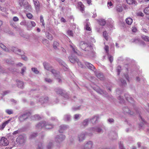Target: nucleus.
<instances>
[{
	"label": "nucleus",
	"instance_id": "1",
	"mask_svg": "<svg viewBox=\"0 0 149 149\" xmlns=\"http://www.w3.org/2000/svg\"><path fill=\"white\" fill-rule=\"evenodd\" d=\"M43 65L45 68L47 70L50 71L54 74L55 78L59 83H61L63 78L59 72H57L56 71L53 69L51 66L48 63L44 62Z\"/></svg>",
	"mask_w": 149,
	"mask_h": 149
},
{
	"label": "nucleus",
	"instance_id": "29",
	"mask_svg": "<svg viewBox=\"0 0 149 149\" xmlns=\"http://www.w3.org/2000/svg\"><path fill=\"white\" fill-rule=\"evenodd\" d=\"M99 24L102 26H104L106 24L105 21L104 19H100L98 20Z\"/></svg>",
	"mask_w": 149,
	"mask_h": 149
},
{
	"label": "nucleus",
	"instance_id": "14",
	"mask_svg": "<svg viewBox=\"0 0 149 149\" xmlns=\"http://www.w3.org/2000/svg\"><path fill=\"white\" fill-rule=\"evenodd\" d=\"M85 63L87 67L91 70H93L95 69L94 66L91 64L87 62H86Z\"/></svg>",
	"mask_w": 149,
	"mask_h": 149
},
{
	"label": "nucleus",
	"instance_id": "35",
	"mask_svg": "<svg viewBox=\"0 0 149 149\" xmlns=\"http://www.w3.org/2000/svg\"><path fill=\"white\" fill-rule=\"evenodd\" d=\"M144 13L146 15H149V6L148 7L145 8L144 10ZM148 19H149V16L148 17Z\"/></svg>",
	"mask_w": 149,
	"mask_h": 149
},
{
	"label": "nucleus",
	"instance_id": "2",
	"mask_svg": "<svg viewBox=\"0 0 149 149\" xmlns=\"http://www.w3.org/2000/svg\"><path fill=\"white\" fill-rule=\"evenodd\" d=\"M53 125L45 121L41 122L36 125V128L37 129H41L42 128L44 129H49L52 128Z\"/></svg>",
	"mask_w": 149,
	"mask_h": 149
},
{
	"label": "nucleus",
	"instance_id": "37",
	"mask_svg": "<svg viewBox=\"0 0 149 149\" xmlns=\"http://www.w3.org/2000/svg\"><path fill=\"white\" fill-rule=\"evenodd\" d=\"M6 112L9 115H10L13 113V111L11 109H7L5 110Z\"/></svg>",
	"mask_w": 149,
	"mask_h": 149
},
{
	"label": "nucleus",
	"instance_id": "31",
	"mask_svg": "<svg viewBox=\"0 0 149 149\" xmlns=\"http://www.w3.org/2000/svg\"><path fill=\"white\" fill-rule=\"evenodd\" d=\"M53 146V144L52 142H49L48 144L47 148V149H51Z\"/></svg>",
	"mask_w": 149,
	"mask_h": 149
},
{
	"label": "nucleus",
	"instance_id": "5",
	"mask_svg": "<svg viewBox=\"0 0 149 149\" xmlns=\"http://www.w3.org/2000/svg\"><path fill=\"white\" fill-rule=\"evenodd\" d=\"M79 46L82 49L85 51L88 50V49L91 48L89 45L84 41H81Z\"/></svg>",
	"mask_w": 149,
	"mask_h": 149
},
{
	"label": "nucleus",
	"instance_id": "4",
	"mask_svg": "<svg viewBox=\"0 0 149 149\" xmlns=\"http://www.w3.org/2000/svg\"><path fill=\"white\" fill-rule=\"evenodd\" d=\"M31 114L29 112L24 113L21 115L18 118L19 121L21 122H23L27 119L30 116Z\"/></svg>",
	"mask_w": 149,
	"mask_h": 149
},
{
	"label": "nucleus",
	"instance_id": "8",
	"mask_svg": "<svg viewBox=\"0 0 149 149\" xmlns=\"http://www.w3.org/2000/svg\"><path fill=\"white\" fill-rule=\"evenodd\" d=\"M9 144V142L7 139L4 137H1L0 139V145L1 147L8 146Z\"/></svg>",
	"mask_w": 149,
	"mask_h": 149
},
{
	"label": "nucleus",
	"instance_id": "61",
	"mask_svg": "<svg viewBox=\"0 0 149 149\" xmlns=\"http://www.w3.org/2000/svg\"><path fill=\"white\" fill-rule=\"evenodd\" d=\"M105 50L106 51L107 54H108L109 52V47L108 45H105L104 48Z\"/></svg>",
	"mask_w": 149,
	"mask_h": 149
},
{
	"label": "nucleus",
	"instance_id": "12",
	"mask_svg": "<svg viewBox=\"0 0 149 149\" xmlns=\"http://www.w3.org/2000/svg\"><path fill=\"white\" fill-rule=\"evenodd\" d=\"M123 111L124 113L130 114L132 115H134V113L130 111V109L127 107H124L123 109Z\"/></svg>",
	"mask_w": 149,
	"mask_h": 149
},
{
	"label": "nucleus",
	"instance_id": "19",
	"mask_svg": "<svg viewBox=\"0 0 149 149\" xmlns=\"http://www.w3.org/2000/svg\"><path fill=\"white\" fill-rule=\"evenodd\" d=\"M17 86L19 88H24V84L23 82L20 80L17 81Z\"/></svg>",
	"mask_w": 149,
	"mask_h": 149
},
{
	"label": "nucleus",
	"instance_id": "36",
	"mask_svg": "<svg viewBox=\"0 0 149 149\" xmlns=\"http://www.w3.org/2000/svg\"><path fill=\"white\" fill-rule=\"evenodd\" d=\"M18 49V48L16 47H12L10 48V49L16 54L17 51V50Z\"/></svg>",
	"mask_w": 149,
	"mask_h": 149
},
{
	"label": "nucleus",
	"instance_id": "17",
	"mask_svg": "<svg viewBox=\"0 0 149 149\" xmlns=\"http://www.w3.org/2000/svg\"><path fill=\"white\" fill-rule=\"evenodd\" d=\"M125 95L126 100L128 101L130 103H132L133 102V99L128 94H126Z\"/></svg>",
	"mask_w": 149,
	"mask_h": 149
},
{
	"label": "nucleus",
	"instance_id": "26",
	"mask_svg": "<svg viewBox=\"0 0 149 149\" xmlns=\"http://www.w3.org/2000/svg\"><path fill=\"white\" fill-rule=\"evenodd\" d=\"M42 42L43 44L47 46H48L49 45V41L46 39L43 38L42 40Z\"/></svg>",
	"mask_w": 149,
	"mask_h": 149
},
{
	"label": "nucleus",
	"instance_id": "7",
	"mask_svg": "<svg viewBox=\"0 0 149 149\" xmlns=\"http://www.w3.org/2000/svg\"><path fill=\"white\" fill-rule=\"evenodd\" d=\"M26 140V138L25 137L22 135H20L17 138L16 141L20 144H23L25 143Z\"/></svg>",
	"mask_w": 149,
	"mask_h": 149
},
{
	"label": "nucleus",
	"instance_id": "43",
	"mask_svg": "<svg viewBox=\"0 0 149 149\" xmlns=\"http://www.w3.org/2000/svg\"><path fill=\"white\" fill-rule=\"evenodd\" d=\"M120 80L122 85L125 86L127 84L126 81L122 79H120Z\"/></svg>",
	"mask_w": 149,
	"mask_h": 149
},
{
	"label": "nucleus",
	"instance_id": "59",
	"mask_svg": "<svg viewBox=\"0 0 149 149\" xmlns=\"http://www.w3.org/2000/svg\"><path fill=\"white\" fill-rule=\"evenodd\" d=\"M64 97L68 99L69 97V96L68 94L65 93V91L63 95Z\"/></svg>",
	"mask_w": 149,
	"mask_h": 149
},
{
	"label": "nucleus",
	"instance_id": "30",
	"mask_svg": "<svg viewBox=\"0 0 149 149\" xmlns=\"http://www.w3.org/2000/svg\"><path fill=\"white\" fill-rule=\"evenodd\" d=\"M133 42H134L135 43H141L143 45H145V43L144 42L142 41L141 40H140L139 39H135L133 41Z\"/></svg>",
	"mask_w": 149,
	"mask_h": 149
},
{
	"label": "nucleus",
	"instance_id": "62",
	"mask_svg": "<svg viewBox=\"0 0 149 149\" xmlns=\"http://www.w3.org/2000/svg\"><path fill=\"white\" fill-rule=\"evenodd\" d=\"M80 10L81 11L83 12L84 10V5L81 4L80 6Z\"/></svg>",
	"mask_w": 149,
	"mask_h": 149
},
{
	"label": "nucleus",
	"instance_id": "56",
	"mask_svg": "<svg viewBox=\"0 0 149 149\" xmlns=\"http://www.w3.org/2000/svg\"><path fill=\"white\" fill-rule=\"evenodd\" d=\"M80 106L77 107H73L72 108V109L73 111H76L79 109Z\"/></svg>",
	"mask_w": 149,
	"mask_h": 149
},
{
	"label": "nucleus",
	"instance_id": "51",
	"mask_svg": "<svg viewBox=\"0 0 149 149\" xmlns=\"http://www.w3.org/2000/svg\"><path fill=\"white\" fill-rule=\"evenodd\" d=\"M34 117L35 118V120H38L41 118V117H40V116L38 115H36L34 116Z\"/></svg>",
	"mask_w": 149,
	"mask_h": 149
},
{
	"label": "nucleus",
	"instance_id": "34",
	"mask_svg": "<svg viewBox=\"0 0 149 149\" xmlns=\"http://www.w3.org/2000/svg\"><path fill=\"white\" fill-rule=\"evenodd\" d=\"M127 3L129 4H134L136 5V2L134 0H127Z\"/></svg>",
	"mask_w": 149,
	"mask_h": 149
},
{
	"label": "nucleus",
	"instance_id": "48",
	"mask_svg": "<svg viewBox=\"0 0 149 149\" xmlns=\"http://www.w3.org/2000/svg\"><path fill=\"white\" fill-rule=\"evenodd\" d=\"M76 62L77 63L79 67H80L82 68H83V65L82 64L81 62H80V61H79V60H78V59H77V61H76Z\"/></svg>",
	"mask_w": 149,
	"mask_h": 149
},
{
	"label": "nucleus",
	"instance_id": "45",
	"mask_svg": "<svg viewBox=\"0 0 149 149\" xmlns=\"http://www.w3.org/2000/svg\"><path fill=\"white\" fill-rule=\"evenodd\" d=\"M89 22H87L86 23L85 28L86 30L90 31L91 30V29L89 26Z\"/></svg>",
	"mask_w": 149,
	"mask_h": 149
},
{
	"label": "nucleus",
	"instance_id": "39",
	"mask_svg": "<svg viewBox=\"0 0 149 149\" xmlns=\"http://www.w3.org/2000/svg\"><path fill=\"white\" fill-rule=\"evenodd\" d=\"M70 46L72 48V49L74 52L78 55L80 54L79 53V52L78 50L75 49L72 45H70Z\"/></svg>",
	"mask_w": 149,
	"mask_h": 149
},
{
	"label": "nucleus",
	"instance_id": "10",
	"mask_svg": "<svg viewBox=\"0 0 149 149\" xmlns=\"http://www.w3.org/2000/svg\"><path fill=\"white\" fill-rule=\"evenodd\" d=\"M87 134L86 132H83L79 134L78 136V141L81 142L82 141L85 139V136Z\"/></svg>",
	"mask_w": 149,
	"mask_h": 149
},
{
	"label": "nucleus",
	"instance_id": "38",
	"mask_svg": "<svg viewBox=\"0 0 149 149\" xmlns=\"http://www.w3.org/2000/svg\"><path fill=\"white\" fill-rule=\"evenodd\" d=\"M24 52L23 51L21 50V49H18V50L17 51V52L16 54H17L19 55H22V54H24Z\"/></svg>",
	"mask_w": 149,
	"mask_h": 149
},
{
	"label": "nucleus",
	"instance_id": "64",
	"mask_svg": "<svg viewBox=\"0 0 149 149\" xmlns=\"http://www.w3.org/2000/svg\"><path fill=\"white\" fill-rule=\"evenodd\" d=\"M21 55L22 56L21 57L22 59L25 61H27V60L28 59L26 56L25 55Z\"/></svg>",
	"mask_w": 149,
	"mask_h": 149
},
{
	"label": "nucleus",
	"instance_id": "15",
	"mask_svg": "<svg viewBox=\"0 0 149 149\" xmlns=\"http://www.w3.org/2000/svg\"><path fill=\"white\" fill-rule=\"evenodd\" d=\"M55 91L57 94L61 95H63L65 92V91L62 89L59 88H56L55 89Z\"/></svg>",
	"mask_w": 149,
	"mask_h": 149
},
{
	"label": "nucleus",
	"instance_id": "32",
	"mask_svg": "<svg viewBox=\"0 0 149 149\" xmlns=\"http://www.w3.org/2000/svg\"><path fill=\"white\" fill-rule=\"evenodd\" d=\"M71 116L70 115L66 114L64 116V119L65 120L69 121L70 120Z\"/></svg>",
	"mask_w": 149,
	"mask_h": 149
},
{
	"label": "nucleus",
	"instance_id": "46",
	"mask_svg": "<svg viewBox=\"0 0 149 149\" xmlns=\"http://www.w3.org/2000/svg\"><path fill=\"white\" fill-rule=\"evenodd\" d=\"M10 24L14 28L17 29V26L12 21H11L10 22Z\"/></svg>",
	"mask_w": 149,
	"mask_h": 149
},
{
	"label": "nucleus",
	"instance_id": "53",
	"mask_svg": "<svg viewBox=\"0 0 149 149\" xmlns=\"http://www.w3.org/2000/svg\"><path fill=\"white\" fill-rule=\"evenodd\" d=\"M37 136V134L36 133H33L31 134L30 136V139H32Z\"/></svg>",
	"mask_w": 149,
	"mask_h": 149
},
{
	"label": "nucleus",
	"instance_id": "33",
	"mask_svg": "<svg viewBox=\"0 0 149 149\" xmlns=\"http://www.w3.org/2000/svg\"><path fill=\"white\" fill-rule=\"evenodd\" d=\"M95 91L97 92L102 95H103L105 93V92L100 88L97 89Z\"/></svg>",
	"mask_w": 149,
	"mask_h": 149
},
{
	"label": "nucleus",
	"instance_id": "40",
	"mask_svg": "<svg viewBox=\"0 0 149 149\" xmlns=\"http://www.w3.org/2000/svg\"><path fill=\"white\" fill-rule=\"evenodd\" d=\"M103 36L105 39L107 40L108 39V35L107 32L106 31H104L103 32Z\"/></svg>",
	"mask_w": 149,
	"mask_h": 149
},
{
	"label": "nucleus",
	"instance_id": "18",
	"mask_svg": "<svg viewBox=\"0 0 149 149\" xmlns=\"http://www.w3.org/2000/svg\"><path fill=\"white\" fill-rule=\"evenodd\" d=\"M92 131L94 132H96L98 133H101L102 132V130L98 127H92L91 128Z\"/></svg>",
	"mask_w": 149,
	"mask_h": 149
},
{
	"label": "nucleus",
	"instance_id": "16",
	"mask_svg": "<svg viewBox=\"0 0 149 149\" xmlns=\"http://www.w3.org/2000/svg\"><path fill=\"white\" fill-rule=\"evenodd\" d=\"M68 59L70 62L72 63H75L78 59L76 57H74L72 55L69 56L68 57Z\"/></svg>",
	"mask_w": 149,
	"mask_h": 149
},
{
	"label": "nucleus",
	"instance_id": "25",
	"mask_svg": "<svg viewBox=\"0 0 149 149\" xmlns=\"http://www.w3.org/2000/svg\"><path fill=\"white\" fill-rule=\"evenodd\" d=\"M0 47L5 51L9 52L10 51L9 49L2 43H0Z\"/></svg>",
	"mask_w": 149,
	"mask_h": 149
},
{
	"label": "nucleus",
	"instance_id": "44",
	"mask_svg": "<svg viewBox=\"0 0 149 149\" xmlns=\"http://www.w3.org/2000/svg\"><path fill=\"white\" fill-rule=\"evenodd\" d=\"M31 70L32 71L36 74H38L39 72V71L38 70L37 68H32Z\"/></svg>",
	"mask_w": 149,
	"mask_h": 149
},
{
	"label": "nucleus",
	"instance_id": "57",
	"mask_svg": "<svg viewBox=\"0 0 149 149\" xmlns=\"http://www.w3.org/2000/svg\"><path fill=\"white\" fill-rule=\"evenodd\" d=\"M5 123H4L0 125V129L3 130L6 126Z\"/></svg>",
	"mask_w": 149,
	"mask_h": 149
},
{
	"label": "nucleus",
	"instance_id": "49",
	"mask_svg": "<svg viewBox=\"0 0 149 149\" xmlns=\"http://www.w3.org/2000/svg\"><path fill=\"white\" fill-rule=\"evenodd\" d=\"M107 121L108 123H114V120L113 118H110L108 119L107 120Z\"/></svg>",
	"mask_w": 149,
	"mask_h": 149
},
{
	"label": "nucleus",
	"instance_id": "60",
	"mask_svg": "<svg viewBox=\"0 0 149 149\" xmlns=\"http://www.w3.org/2000/svg\"><path fill=\"white\" fill-rule=\"evenodd\" d=\"M13 20L15 22H17L19 21V19L16 16H15L13 18Z\"/></svg>",
	"mask_w": 149,
	"mask_h": 149
},
{
	"label": "nucleus",
	"instance_id": "24",
	"mask_svg": "<svg viewBox=\"0 0 149 149\" xmlns=\"http://www.w3.org/2000/svg\"><path fill=\"white\" fill-rule=\"evenodd\" d=\"M45 35L46 37L49 40H52L53 39V37L52 35L48 32H46Z\"/></svg>",
	"mask_w": 149,
	"mask_h": 149
},
{
	"label": "nucleus",
	"instance_id": "22",
	"mask_svg": "<svg viewBox=\"0 0 149 149\" xmlns=\"http://www.w3.org/2000/svg\"><path fill=\"white\" fill-rule=\"evenodd\" d=\"M59 46V42L56 41H54L53 42V47L55 49H58V47Z\"/></svg>",
	"mask_w": 149,
	"mask_h": 149
},
{
	"label": "nucleus",
	"instance_id": "3",
	"mask_svg": "<svg viewBox=\"0 0 149 149\" xmlns=\"http://www.w3.org/2000/svg\"><path fill=\"white\" fill-rule=\"evenodd\" d=\"M93 143L91 141H88L86 142L83 147V149H92L93 148Z\"/></svg>",
	"mask_w": 149,
	"mask_h": 149
},
{
	"label": "nucleus",
	"instance_id": "11",
	"mask_svg": "<svg viewBox=\"0 0 149 149\" xmlns=\"http://www.w3.org/2000/svg\"><path fill=\"white\" fill-rule=\"evenodd\" d=\"M35 8L37 13L39 12L40 9V5L38 0H33Z\"/></svg>",
	"mask_w": 149,
	"mask_h": 149
},
{
	"label": "nucleus",
	"instance_id": "9",
	"mask_svg": "<svg viewBox=\"0 0 149 149\" xmlns=\"http://www.w3.org/2000/svg\"><path fill=\"white\" fill-rule=\"evenodd\" d=\"M65 138V135L60 134L57 135L55 137V141L57 143H60L64 140Z\"/></svg>",
	"mask_w": 149,
	"mask_h": 149
},
{
	"label": "nucleus",
	"instance_id": "21",
	"mask_svg": "<svg viewBox=\"0 0 149 149\" xmlns=\"http://www.w3.org/2000/svg\"><path fill=\"white\" fill-rule=\"evenodd\" d=\"M99 117L97 116H94L90 120L91 121L92 123L93 124L95 123H96L97 120L99 119Z\"/></svg>",
	"mask_w": 149,
	"mask_h": 149
},
{
	"label": "nucleus",
	"instance_id": "23",
	"mask_svg": "<svg viewBox=\"0 0 149 149\" xmlns=\"http://www.w3.org/2000/svg\"><path fill=\"white\" fill-rule=\"evenodd\" d=\"M40 99H43V101H42V100H39V102H40L42 104L47 103V102L48 100V98L47 97H41L40 98Z\"/></svg>",
	"mask_w": 149,
	"mask_h": 149
},
{
	"label": "nucleus",
	"instance_id": "47",
	"mask_svg": "<svg viewBox=\"0 0 149 149\" xmlns=\"http://www.w3.org/2000/svg\"><path fill=\"white\" fill-rule=\"evenodd\" d=\"M45 81L48 83H51L52 81V80L48 78H45Z\"/></svg>",
	"mask_w": 149,
	"mask_h": 149
},
{
	"label": "nucleus",
	"instance_id": "52",
	"mask_svg": "<svg viewBox=\"0 0 149 149\" xmlns=\"http://www.w3.org/2000/svg\"><path fill=\"white\" fill-rule=\"evenodd\" d=\"M81 116V115L79 114H76L74 115V118L76 120L79 119Z\"/></svg>",
	"mask_w": 149,
	"mask_h": 149
},
{
	"label": "nucleus",
	"instance_id": "55",
	"mask_svg": "<svg viewBox=\"0 0 149 149\" xmlns=\"http://www.w3.org/2000/svg\"><path fill=\"white\" fill-rule=\"evenodd\" d=\"M108 58L109 61L111 63L113 60V57L112 56L109 55L108 56Z\"/></svg>",
	"mask_w": 149,
	"mask_h": 149
},
{
	"label": "nucleus",
	"instance_id": "63",
	"mask_svg": "<svg viewBox=\"0 0 149 149\" xmlns=\"http://www.w3.org/2000/svg\"><path fill=\"white\" fill-rule=\"evenodd\" d=\"M118 100H120V102L121 103H123L124 102V100L123 99V98L120 96H119L118 98Z\"/></svg>",
	"mask_w": 149,
	"mask_h": 149
},
{
	"label": "nucleus",
	"instance_id": "50",
	"mask_svg": "<svg viewBox=\"0 0 149 149\" xmlns=\"http://www.w3.org/2000/svg\"><path fill=\"white\" fill-rule=\"evenodd\" d=\"M26 70V67H24L22 69L21 73L22 75H23L24 72H25Z\"/></svg>",
	"mask_w": 149,
	"mask_h": 149
},
{
	"label": "nucleus",
	"instance_id": "13",
	"mask_svg": "<svg viewBox=\"0 0 149 149\" xmlns=\"http://www.w3.org/2000/svg\"><path fill=\"white\" fill-rule=\"evenodd\" d=\"M68 127L67 125H62L60 126V129L59 130V132L61 133H63V131L66 130Z\"/></svg>",
	"mask_w": 149,
	"mask_h": 149
},
{
	"label": "nucleus",
	"instance_id": "28",
	"mask_svg": "<svg viewBox=\"0 0 149 149\" xmlns=\"http://www.w3.org/2000/svg\"><path fill=\"white\" fill-rule=\"evenodd\" d=\"M89 120L90 119H87L84 120L82 123V125L84 127L87 126L88 125Z\"/></svg>",
	"mask_w": 149,
	"mask_h": 149
},
{
	"label": "nucleus",
	"instance_id": "41",
	"mask_svg": "<svg viewBox=\"0 0 149 149\" xmlns=\"http://www.w3.org/2000/svg\"><path fill=\"white\" fill-rule=\"evenodd\" d=\"M43 147L42 144V143H38L37 149H43Z\"/></svg>",
	"mask_w": 149,
	"mask_h": 149
},
{
	"label": "nucleus",
	"instance_id": "54",
	"mask_svg": "<svg viewBox=\"0 0 149 149\" xmlns=\"http://www.w3.org/2000/svg\"><path fill=\"white\" fill-rule=\"evenodd\" d=\"M67 33L68 35L71 36H72L73 35V33L72 31L68 30L67 31Z\"/></svg>",
	"mask_w": 149,
	"mask_h": 149
},
{
	"label": "nucleus",
	"instance_id": "58",
	"mask_svg": "<svg viewBox=\"0 0 149 149\" xmlns=\"http://www.w3.org/2000/svg\"><path fill=\"white\" fill-rule=\"evenodd\" d=\"M26 16L29 19H31L33 17L32 15L30 13L26 14Z\"/></svg>",
	"mask_w": 149,
	"mask_h": 149
},
{
	"label": "nucleus",
	"instance_id": "20",
	"mask_svg": "<svg viewBox=\"0 0 149 149\" xmlns=\"http://www.w3.org/2000/svg\"><path fill=\"white\" fill-rule=\"evenodd\" d=\"M97 77L101 80H103L104 79V77L103 74L102 73L98 72L96 74Z\"/></svg>",
	"mask_w": 149,
	"mask_h": 149
},
{
	"label": "nucleus",
	"instance_id": "42",
	"mask_svg": "<svg viewBox=\"0 0 149 149\" xmlns=\"http://www.w3.org/2000/svg\"><path fill=\"white\" fill-rule=\"evenodd\" d=\"M142 39L146 41L149 42V37L146 36H143L142 37Z\"/></svg>",
	"mask_w": 149,
	"mask_h": 149
},
{
	"label": "nucleus",
	"instance_id": "6",
	"mask_svg": "<svg viewBox=\"0 0 149 149\" xmlns=\"http://www.w3.org/2000/svg\"><path fill=\"white\" fill-rule=\"evenodd\" d=\"M23 0H19V4L20 6L28 10H30L31 9V6L29 5L27 2L24 3Z\"/></svg>",
	"mask_w": 149,
	"mask_h": 149
},
{
	"label": "nucleus",
	"instance_id": "27",
	"mask_svg": "<svg viewBox=\"0 0 149 149\" xmlns=\"http://www.w3.org/2000/svg\"><path fill=\"white\" fill-rule=\"evenodd\" d=\"M126 23L128 25H131L132 22V19L130 17L127 18L126 19Z\"/></svg>",
	"mask_w": 149,
	"mask_h": 149
}]
</instances>
